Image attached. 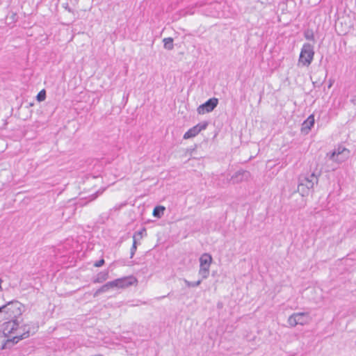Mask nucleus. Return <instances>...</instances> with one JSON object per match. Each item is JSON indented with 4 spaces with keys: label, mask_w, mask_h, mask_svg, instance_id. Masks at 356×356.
<instances>
[{
    "label": "nucleus",
    "mask_w": 356,
    "mask_h": 356,
    "mask_svg": "<svg viewBox=\"0 0 356 356\" xmlns=\"http://www.w3.org/2000/svg\"><path fill=\"white\" fill-rule=\"evenodd\" d=\"M21 321L18 319H8V321L3 323V334L5 335L16 334L10 339H7L3 345V348H10L20 340L28 338L31 334L37 331L38 327L30 324H25L19 328Z\"/></svg>",
    "instance_id": "f257e3e1"
},
{
    "label": "nucleus",
    "mask_w": 356,
    "mask_h": 356,
    "mask_svg": "<svg viewBox=\"0 0 356 356\" xmlns=\"http://www.w3.org/2000/svg\"><path fill=\"white\" fill-rule=\"evenodd\" d=\"M320 172H312V173L302 174L298 178V192L302 196H307L309 194L314 186L318 182Z\"/></svg>",
    "instance_id": "f03ea898"
},
{
    "label": "nucleus",
    "mask_w": 356,
    "mask_h": 356,
    "mask_svg": "<svg viewBox=\"0 0 356 356\" xmlns=\"http://www.w3.org/2000/svg\"><path fill=\"white\" fill-rule=\"evenodd\" d=\"M6 320L18 319L24 312L23 305L17 300L8 302L2 306Z\"/></svg>",
    "instance_id": "7ed1b4c3"
},
{
    "label": "nucleus",
    "mask_w": 356,
    "mask_h": 356,
    "mask_svg": "<svg viewBox=\"0 0 356 356\" xmlns=\"http://www.w3.org/2000/svg\"><path fill=\"white\" fill-rule=\"evenodd\" d=\"M314 56V47L309 43H305L300 51L298 64L308 67L312 63Z\"/></svg>",
    "instance_id": "20e7f679"
},
{
    "label": "nucleus",
    "mask_w": 356,
    "mask_h": 356,
    "mask_svg": "<svg viewBox=\"0 0 356 356\" xmlns=\"http://www.w3.org/2000/svg\"><path fill=\"white\" fill-rule=\"evenodd\" d=\"M312 321V318L308 312L293 313L288 318V323L291 327H296L298 325H307Z\"/></svg>",
    "instance_id": "39448f33"
},
{
    "label": "nucleus",
    "mask_w": 356,
    "mask_h": 356,
    "mask_svg": "<svg viewBox=\"0 0 356 356\" xmlns=\"http://www.w3.org/2000/svg\"><path fill=\"white\" fill-rule=\"evenodd\" d=\"M212 257L209 253H204L200 258L199 275L206 279L209 275V268L212 262Z\"/></svg>",
    "instance_id": "423d86ee"
},
{
    "label": "nucleus",
    "mask_w": 356,
    "mask_h": 356,
    "mask_svg": "<svg viewBox=\"0 0 356 356\" xmlns=\"http://www.w3.org/2000/svg\"><path fill=\"white\" fill-rule=\"evenodd\" d=\"M349 155V151L345 148L339 147L337 149H334L331 154H327V156H329L330 160L337 161V162H342L345 161Z\"/></svg>",
    "instance_id": "0eeeda50"
},
{
    "label": "nucleus",
    "mask_w": 356,
    "mask_h": 356,
    "mask_svg": "<svg viewBox=\"0 0 356 356\" xmlns=\"http://www.w3.org/2000/svg\"><path fill=\"white\" fill-rule=\"evenodd\" d=\"M218 100L217 98H211L205 103L198 106L197 111L200 115H203L211 112L218 105Z\"/></svg>",
    "instance_id": "6e6552de"
},
{
    "label": "nucleus",
    "mask_w": 356,
    "mask_h": 356,
    "mask_svg": "<svg viewBox=\"0 0 356 356\" xmlns=\"http://www.w3.org/2000/svg\"><path fill=\"white\" fill-rule=\"evenodd\" d=\"M116 289H124L133 285L137 282L133 276L124 277L113 280Z\"/></svg>",
    "instance_id": "1a4fd4ad"
},
{
    "label": "nucleus",
    "mask_w": 356,
    "mask_h": 356,
    "mask_svg": "<svg viewBox=\"0 0 356 356\" xmlns=\"http://www.w3.org/2000/svg\"><path fill=\"white\" fill-rule=\"evenodd\" d=\"M250 177V172L247 170H238L232 176L230 181H232L233 184H238L244 181H247Z\"/></svg>",
    "instance_id": "9d476101"
},
{
    "label": "nucleus",
    "mask_w": 356,
    "mask_h": 356,
    "mask_svg": "<svg viewBox=\"0 0 356 356\" xmlns=\"http://www.w3.org/2000/svg\"><path fill=\"white\" fill-rule=\"evenodd\" d=\"M207 126V123L198 124L193 127L191 128L188 131H186L184 135V139H188L197 136L202 130L206 129Z\"/></svg>",
    "instance_id": "9b49d317"
},
{
    "label": "nucleus",
    "mask_w": 356,
    "mask_h": 356,
    "mask_svg": "<svg viewBox=\"0 0 356 356\" xmlns=\"http://www.w3.org/2000/svg\"><path fill=\"white\" fill-rule=\"evenodd\" d=\"M314 117L313 115H309L302 123L301 130L305 134H308L312 127L314 124Z\"/></svg>",
    "instance_id": "f8f14e48"
},
{
    "label": "nucleus",
    "mask_w": 356,
    "mask_h": 356,
    "mask_svg": "<svg viewBox=\"0 0 356 356\" xmlns=\"http://www.w3.org/2000/svg\"><path fill=\"white\" fill-rule=\"evenodd\" d=\"M115 286L113 280L111 281V282H108L106 283L105 284H104L103 286H102L99 289H98L95 292L93 296H94V297H97L99 294H101L102 293L107 292L110 289H115Z\"/></svg>",
    "instance_id": "ddd939ff"
},
{
    "label": "nucleus",
    "mask_w": 356,
    "mask_h": 356,
    "mask_svg": "<svg viewBox=\"0 0 356 356\" xmlns=\"http://www.w3.org/2000/svg\"><path fill=\"white\" fill-rule=\"evenodd\" d=\"M108 278V271H102L99 273L94 279V283H102Z\"/></svg>",
    "instance_id": "4468645a"
},
{
    "label": "nucleus",
    "mask_w": 356,
    "mask_h": 356,
    "mask_svg": "<svg viewBox=\"0 0 356 356\" xmlns=\"http://www.w3.org/2000/svg\"><path fill=\"white\" fill-rule=\"evenodd\" d=\"M165 208L163 206H157L154 209L153 216L160 218L163 215Z\"/></svg>",
    "instance_id": "2eb2a0df"
},
{
    "label": "nucleus",
    "mask_w": 356,
    "mask_h": 356,
    "mask_svg": "<svg viewBox=\"0 0 356 356\" xmlns=\"http://www.w3.org/2000/svg\"><path fill=\"white\" fill-rule=\"evenodd\" d=\"M164 48L168 50H172L174 47L173 39L172 38H165L163 40Z\"/></svg>",
    "instance_id": "dca6fc26"
},
{
    "label": "nucleus",
    "mask_w": 356,
    "mask_h": 356,
    "mask_svg": "<svg viewBox=\"0 0 356 356\" xmlns=\"http://www.w3.org/2000/svg\"><path fill=\"white\" fill-rule=\"evenodd\" d=\"M305 38L309 40H314V32L311 29H307L304 33Z\"/></svg>",
    "instance_id": "f3484780"
},
{
    "label": "nucleus",
    "mask_w": 356,
    "mask_h": 356,
    "mask_svg": "<svg viewBox=\"0 0 356 356\" xmlns=\"http://www.w3.org/2000/svg\"><path fill=\"white\" fill-rule=\"evenodd\" d=\"M133 245H132V247L131 248V258H132L136 251V249H137V242H136V236L134 235L133 236Z\"/></svg>",
    "instance_id": "a211bd4d"
},
{
    "label": "nucleus",
    "mask_w": 356,
    "mask_h": 356,
    "mask_svg": "<svg viewBox=\"0 0 356 356\" xmlns=\"http://www.w3.org/2000/svg\"><path fill=\"white\" fill-rule=\"evenodd\" d=\"M201 282H202L201 280H198L197 282H189L187 280H184V282H185L186 285L188 287H195V286H199L201 284Z\"/></svg>",
    "instance_id": "6ab92c4d"
},
{
    "label": "nucleus",
    "mask_w": 356,
    "mask_h": 356,
    "mask_svg": "<svg viewBox=\"0 0 356 356\" xmlns=\"http://www.w3.org/2000/svg\"><path fill=\"white\" fill-rule=\"evenodd\" d=\"M46 97V93L45 91L41 90L37 95V99L38 101L41 102L45 99Z\"/></svg>",
    "instance_id": "aec40b11"
},
{
    "label": "nucleus",
    "mask_w": 356,
    "mask_h": 356,
    "mask_svg": "<svg viewBox=\"0 0 356 356\" xmlns=\"http://www.w3.org/2000/svg\"><path fill=\"white\" fill-rule=\"evenodd\" d=\"M5 320H6V317L4 315L3 307H0V322L5 321Z\"/></svg>",
    "instance_id": "412c9836"
},
{
    "label": "nucleus",
    "mask_w": 356,
    "mask_h": 356,
    "mask_svg": "<svg viewBox=\"0 0 356 356\" xmlns=\"http://www.w3.org/2000/svg\"><path fill=\"white\" fill-rule=\"evenodd\" d=\"M104 264V259H102L97 261V262H95L94 266L95 267H100V266H103Z\"/></svg>",
    "instance_id": "4be33fe9"
},
{
    "label": "nucleus",
    "mask_w": 356,
    "mask_h": 356,
    "mask_svg": "<svg viewBox=\"0 0 356 356\" xmlns=\"http://www.w3.org/2000/svg\"><path fill=\"white\" fill-rule=\"evenodd\" d=\"M145 231V229H143V231H139V232H137L134 234V235L136 236V237L138 236L140 237V238H141L143 237V232Z\"/></svg>",
    "instance_id": "5701e85b"
},
{
    "label": "nucleus",
    "mask_w": 356,
    "mask_h": 356,
    "mask_svg": "<svg viewBox=\"0 0 356 356\" xmlns=\"http://www.w3.org/2000/svg\"><path fill=\"white\" fill-rule=\"evenodd\" d=\"M347 30L341 31V34H345L346 33Z\"/></svg>",
    "instance_id": "b1692460"
},
{
    "label": "nucleus",
    "mask_w": 356,
    "mask_h": 356,
    "mask_svg": "<svg viewBox=\"0 0 356 356\" xmlns=\"http://www.w3.org/2000/svg\"><path fill=\"white\" fill-rule=\"evenodd\" d=\"M1 283H2V280L0 279V291L2 289Z\"/></svg>",
    "instance_id": "393cba45"
},
{
    "label": "nucleus",
    "mask_w": 356,
    "mask_h": 356,
    "mask_svg": "<svg viewBox=\"0 0 356 356\" xmlns=\"http://www.w3.org/2000/svg\"><path fill=\"white\" fill-rule=\"evenodd\" d=\"M339 23H340L341 24H342V22H339H339H337V24H336V26H337H337H338V24H339Z\"/></svg>",
    "instance_id": "a878e982"
}]
</instances>
